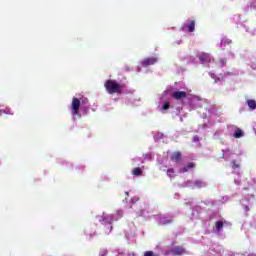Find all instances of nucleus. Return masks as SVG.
I'll return each instance as SVG.
<instances>
[{"label":"nucleus","mask_w":256,"mask_h":256,"mask_svg":"<svg viewBox=\"0 0 256 256\" xmlns=\"http://www.w3.org/2000/svg\"><path fill=\"white\" fill-rule=\"evenodd\" d=\"M249 109H251L252 111H254V109H256V101L253 99L247 100L246 101Z\"/></svg>","instance_id":"13"},{"label":"nucleus","mask_w":256,"mask_h":256,"mask_svg":"<svg viewBox=\"0 0 256 256\" xmlns=\"http://www.w3.org/2000/svg\"><path fill=\"white\" fill-rule=\"evenodd\" d=\"M126 195H129V192H126Z\"/></svg>","instance_id":"25"},{"label":"nucleus","mask_w":256,"mask_h":256,"mask_svg":"<svg viewBox=\"0 0 256 256\" xmlns=\"http://www.w3.org/2000/svg\"><path fill=\"white\" fill-rule=\"evenodd\" d=\"M171 253L174 256L185 255V248H183V246H176L172 248Z\"/></svg>","instance_id":"7"},{"label":"nucleus","mask_w":256,"mask_h":256,"mask_svg":"<svg viewBox=\"0 0 256 256\" xmlns=\"http://www.w3.org/2000/svg\"><path fill=\"white\" fill-rule=\"evenodd\" d=\"M175 174V170L173 168H169L167 170V175L170 179H173V175Z\"/></svg>","instance_id":"16"},{"label":"nucleus","mask_w":256,"mask_h":256,"mask_svg":"<svg viewBox=\"0 0 256 256\" xmlns=\"http://www.w3.org/2000/svg\"><path fill=\"white\" fill-rule=\"evenodd\" d=\"M157 63V58L149 57L142 61V67H149L150 65H155Z\"/></svg>","instance_id":"6"},{"label":"nucleus","mask_w":256,"mask_h":256,"mask_svg":"<svg viewBox=\"0 0 256 256\" xmlns=\"http://www.w3.org/2000/svg\"><path fill=\"white\" fill-rule=\"evenodd\" d=\"M186 167H188V170L189 169H195V163L189 162Z\"/></svg>","instance_id":"21"},{"label":"nucleus","mask_w":256,"mask_h":256,"mask_svg":"<svg viewBox=\"0 0 256 256\" xmlns=\"http://www.w3.org/2000/svg\"><path fill=\"white\" fill-rule=\"evenodd\" d=\"M104 87L107 91V93H109V95H115V93L121 94L123 93V89L121 87V84H119L117 81L115 80H106Z\"/></svg>","instance_id":"1"},{"label":"nucleus","mask_w":256,"mask_h":256,"mask_svg":"<svg viewBox=\"0 0 256 256\" xmlns=\"http://www.w3.org/2000/svg\"><path fill=\"white\" fill-rule=\"evenodd\" d=\"M194 185H195L196 187H198V189H201V187H203V181L197 180V181L194 183Z\"/></svg>","instance_id":"19"},{"label":"nucleus","mask_w":256,"mask_h":256,"mask_svg":"<svg viewBox=\"0 0 256 256\" xmlns=\"http://www.w3.org/2000/svg\"><path fill=\"white\" fill-rule=\"evenodd\" d=\"M243 135H245V134L243 133V130L237 128V129L235 130V132H234L233 137H234L235 139H241V137H243Z\"/></svg>","instance_id":"12"},{"label":"nucleus","mask_w":256,"mask_h":256,"mask_svg":"<svg viewBox=\"0 0 256 256\" xmlns=\"http://www.w3.org/2000/svg\"><path fill=\"white\" fill-rule=\"evenodd\" d=\"M186 27L189 33H193L195 31V20H191L190 23L186 24Z\"/></svg>","instance_id":"10"},{"label":"nucleus","mask_w":256,"mask_h":256,"mask_svg":"<svg viewBox=\"0 0 256 256\" xmlns=\"http://www.w3.org/2000/svg\"><path fill=\"white\" fill-rule=\"evenodd\" d=\"M132 174L135 177H141V175H143V170L141 168H139V167L133 168Z\"/></svg>","instance_id":"9"},{"label":"nucleus","mask_w":256,"mask_h":256,"mask_svg":"<svg viewBox=\"0 0 256 256\" xmlns=\"http://www.w3.org/2000/svg\"><path fill=\"white\" fill-rule=\"evenodd\" d=\"M72 115H79V109L81 108V100L78 98H73L72 99Z\"/></svg>","instance_id":"3"},{"label":"nucleus","mask_w":256,"mask_h":256,"mask_svg":"<svg viewBox=\"0 0 256 256\" xmlns=\"http://www.w3.org/2000/svg\"><path fill=\"white\" fill-rule=\"evenodd\" d=\"M162 225H170V223H173V217H169V218H163L161 220Z\"/></svg>","instance_id":"14"},{"label":"nucleus","mask_w":256,"mask_h":256,"mask_svg":"<svg viewBox=\"0 0 256 256\" xmlns=\"http://www.w3.org/2000/svg\"><path fill=\"white\" fill-rule=\"evenodd\" d=\"M216 230L217 231H222L223 230V221H216Z\"/></svg>","instance_id":"15"},{"label":"nucleus","mask_w":256,"mask_h":256,"mask_svg":"<svg viewBox=\"0 0 256 256\" xmlns=\"http://www.w3.org/2000/svg\"><path fill=\"white\" fill-rule=\"evenodd\" d=\"M116 215H117V217H116V221L118 220V219H121L122 217H123V211H121V210H118L117 212H116Z\"/></svg>","instance_id":"20"},{"label":"nucleus","mask_w":256,"mask_h":256,"mask_svg":"<svg viewBox=\"0 0 256 256\" xmlns=\"http://www.w3.org/2000/svg\"><path fill=\"white\" fill-rule=\"evenodd\" d=\"M187 171H189V168L187 166L181 169L182 173H187Z\"/></svg>","instance_id":"23"},{"label":"nucleus","mask_w":256,"mask_h":256,"mask_svg":"<svg viewBox=\"0 0 256 256\" xmlns=\"http://www.w3.org/2000/svg\"><path fill=\"white\" fill-rule=\"evenodd\" d=\"M172 99L176 101H181V99H187V92L185 91H175L171 94Z\"/></svg>","instance_id":"4"},{"label":"nucleus","mask_w":256,"mask_h":256,"mask_svg":"<svg viewBox=\"0 0 256 256\" xmlns=\"http://www.w3.org/2000/svg\"><path fill=\"white\" fill-rule=\"evenodd\" d=\"M198 59L201 63H211V54L203 52L198 55Z\"/></svg>","instance_id":"5"},{"label":"nucleus","mask_w":256,"mask_h":256,"mask_svg":"<svg viewBox=\"0 0 256 256\" xmlns=\"http://www.w3.org/2000/svg\"><path fill=\"white\" fill-rule=\"evenodd\" d=\"M181 157V152H173L170 156V159L171 161H174V163H179L181 161Z\"/></svg>","instance_id":"8"},{"label":"nucleus","mask_w":256,"mask_h":256,"mask_svg":"<svg viewBox=\"0 0 256 256\" xmlns=\"http://www.w3.org/2000/svg\"><path fill=\"white\" fill-rule=\"evenodd\" d=\"M133 203H134V209H135V213H136V217H143V215L145 214V205L143 202H138L139 198L137 199H132Z\"/></svg>","instance_id":"2"},{"label":"nucleus","mask_w":256,"mask_h":256,"mask_svg":"<svg viewBox=\"0 0 256 256\" xmlns=\"http://www.w3.org/2000/svg\"><path fill=\"white\" fill-rule=\"evenodd\" d=\"M244 210L246 211V213H248V211H249V206L244 205Z\"/></svg>","instance_id":"24"},{"label":"nucleus","mask_w":256,"mask_h":256,"mask_svg":"<svg viewBox=\"0 0 256 256\" xmlns=\"http://www.w3.org/2000/svg\"><path fill=\"white\" fill-rule=\"evenodd\" d=\"M225 65H227V61H225L223 59L216 61V69H223V67H225Z\"/></svg>","instance_id":"11"},{"label":"nucleus","mask_w":256,"mask_h":256,"mask_svg":"<svg viewBox=\"0 0 256 256\" xmlns=\"http://www.w3.org/2000/svg\"><path fill=\"white\" fill-rule=\"evenodd\" d=\"M144 256H155V253L153 251H146L144 252Z\"/></svg>","instance_id":"22"},{"label":"nucleus","mask_w":256,"mask_h":256,"mask_svg":"<svg viewBox=\"0 0 256 256\" xmlns=\"http://www.w3.org/2000/svg\"><path fill=\"white\" fill-rule=\"evenodd\" d=\"M169 107H171V103L169 101H166L163 104L162 109H163V111H167V109H169Z\"/></svg>","instance_id":"17"},{"label":"nucleus","mask_w":256,"mask_h":256,"mask_svg":"<svg viewBox=\"0 0 256 256\" xmlns=\"http://www.w3.org/2000/svg\"><path fill=\"white\" fill-rule=\"evenodd\" d=\"M241 166L237 163V160L232 161V169H239Z\"/></svg>","instance_id":"18"}]
</instances>
